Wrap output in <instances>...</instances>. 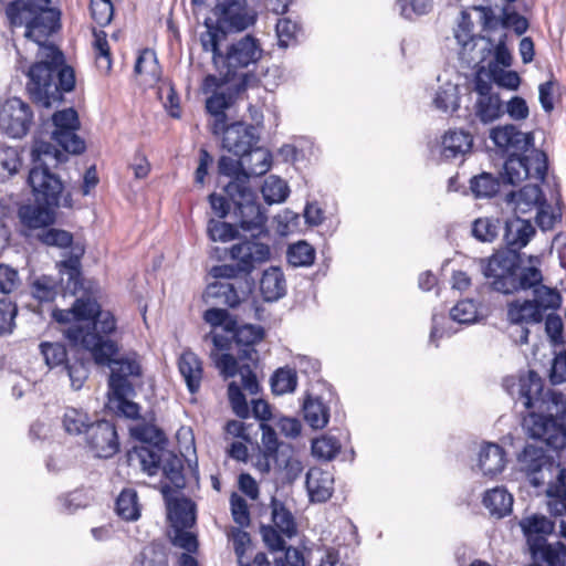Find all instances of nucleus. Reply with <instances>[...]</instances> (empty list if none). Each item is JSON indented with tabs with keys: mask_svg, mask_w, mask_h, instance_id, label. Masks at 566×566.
<instances>
[{
	"mask_svg": "<svg viewBox=\"0 0 566 566\" xmlns=\"http://www.w3.org/2000/svg\"><path fill=\"white\" fill-rule=\"evenodd\" d=\"M232 104V96L224 92L214 93L206 101V109L213 117L210 129L216 136L221 134L223 125L227 123L226 109Z\"/></svg>",
	"mask_w": 566,
	"mask_h": 566,
	"instance_id": "nucleus-33",
	"label": "nucleus"
},
{
	"mask_svg": "<svg viewBox=\"0 0 566 566\" xmlns=\"http://www.w3.org/2000/svg\"><path fill=\"white\" fill-rule=\"evenodd\" d=\"M172 491L169 484L161 486V493L167 500L168 520L175 528H190L196 522L195 504L189 499H174L168 497Z\"/></svg>",
	"mask_w": 566,
	"mask_h": 566,
	"instance_id": "nucleus-19",
	"label": "nucleus"
},
{
	"mask_svg": "<svg viewBox=\"0 0 566 566\" xmlns=\"http://www.w3.org/2000/svg\"><path fill=\"white\" fill-rule=\"evenodd\" d=\"M85 437L88 449L97 458L109 459L119 451L116 427L108 420L92 422Z\"/></svg>",
	"mask_w": 566,
	"mask_h": 566,
	"instance_id": "nucleus-13",
	"label": "nucleus"
},
{
	"mask_svg": "<svg viewBox=\"0 0 566 566\" xmlns=\"http://www.w3.org/2000/svg\"><path fill=\"white\" fill-rule=\"evenodd\" d=\"M67 339L87 350L96 365L111 367L108 389H116L120 385L126 389L135 388L133 379L143 375L140 356L137 353H128L115 359L119 352L115 340L104 339L98 334L82 328H72L67 333Z\"/></svg>",
	"mask_w": 566,
	"mask_h": 566,
	"instance_id": "nucleus-4",
	"label": "nucleus"
},
{
	"mask_svg": "<svg viewBox=\"0 0 566 566\" xmlns=\"http://www.w3.org/2000/svg\"><path fill=\"white\" fill-rule=\"evenodd\" d=\"M340 448L339 440L331 434H324L312 442L313 455L325 461L333 460L339 453Z\"/></svg>",
	"mask_w": 566,
	"mask_h": 566,
	"instance_id": "nucleus-52",
	"label": "nucleus"
},
{
	"mask_svg": "<svg viewBox=\"0 0 566 566\" xmlns=\"http://www.w3.org/2000/svg\"><path fill=\"white\" fill-rule=\"evenodd\" d=\"M297 385V376L294 369L279 368L271 378V388L275 395L293 392Z\"/></svg>",
	"mask_w": 566,
	"mask_h": 566,
	"instance_id": "nucleus-53",
	"label": "nucleus"
},
{
	"mask_svg": "<svg viewBox=\"0 0 566 566\" xmlns=\"http://www.w3.org/2000/svg\"><path fill=\"white\" fill-rule=\"evenodd\" d=\"M504 175L507 184L516 185L531 175L528 157L524 154L507 156L504 163Z\"/></svg>",
	"mask_w": 566,
	"mask_h": 566,
	"instance_id": "nucleus-43",
	"label": "nucleus"
},
{
	"mask_svg": "<svg viewBox=\"0 0 566 566\" xmlns=\"http://www.w3.org/2000/svg\"><path fill=\"white\" fill-rule=\"evenodd\" d=\"M130 434L135 439L145 443L144 446H160L166 443L165 436L161 430L153 424H138L130 428Z\"/></svg>",
	"mask_w": 566,
	"mask_h": 566,
	"instance_id": "nucleus-61",
	"label": "nucleus"
},
{
	"mask_svg": "<svg viewBox=\"0 0 566 566\" xmlns=\"http://www.w3.org/2000/svg\"><path fill=\"white\" fill-rule=\"evenodd\" d=\"M32 168L28 182L32 188L35 205H24L19 208L18 216L23 227L22 234L32 241L40 229L55 222V208H71V193H64L60 177L51 171V167L66 160L65 154L50 142L35 138L32 150Z\"/></svg>",
	"mask_w": 566,
	"mask_h": 566,
	"instance_id": "nucleus-3",
	"label": "nucleus"
},
{
	"mask_svg": "<svg viewBox=\"0 0 566 566\" xmlns=\"http://www.w3.org/2000/svg\"><path fill=\"white\" fill-rule=\"evenodd\" d=\"M305 421L313 429H323L329 419V408L319 399L308 397L303 403Z\"/></svg>",
	"mask_w": 566,
	"mask_h": 566,
	"instance_id": "nucleus-39",
	"label": "nucleus"
},
{
	"mask_svg": "<svg viewBox=\"0 0 566 566\" xmlns=\"http://www.w3.org/2000/svg\"><path fill=\"white\" fill-rule=\"evenodd\" d=\"M59 285L56 281L46 275L38 277L31 285V293L40 302H51L57 294Z\"/></svg>",
	"mask_w": 566,
	"mask_h": 566,
	"instance_id": "nucleus-57",
	"label": "nucleus"
},
{
	"mask_svg": "<svg viewBox=\"0 0 566 566\" xmlns=\"http://www.w3.org/2000/svg\"><path fill=\"white\" fill-rule=\"evenodd\" d=\"M203 319L212 327H222L227 333L235 325V318L226 308L211 307L203 313Z\"/></svg>",
	"mask_w": 566,
	"mask_h": 566,
	"instance_id": "nucleus-64",
	"label": "nucleus"
},
{
	"mask_svg": "<svg viewBox=\"0 0 566 566\" xmlns=\"http://www.w3.org/2000/svg\"><path fill=\"white\" fill-rule=\"evenodd\" d=\"M243 169L247 171L248 180L251 176L265 175L271 168V153L264 148L253 146L247 154L240 155Z\"/></svg>",
	"mask_w": 566,
	"mask_h": 566,
	"instance_id": "nucleus-34",
	"label": "nucleus"
},
{
	"mask_svg": "<svg viewBox=\"0 0 566 566\" xmlns=\"http://www.w3.org/2000/svg\"><path fill=\"white\" fill-rule=\"evenodd\" d=\"M40 352L45 360V364L51 368L64 366L71 360L65 345L62 343L43 342L40 344Z\"/></svg>",
	"mask_w": 566,
	"mask_h": 566,
	"instance_id": "nucleus-51",
	"label": "nucleus"
},
{
	"mask_svg": "<svg viewBox=\"0 0 566 566\" xmlns=\"http://www.w3.org/2000/svg\"><path fill=\"white\" fill-rule=\"evenodd\" d=\"M262 195L270 205L283 202L289 196L287 184L280 177L270 176L264 181Z\"/></svg>",
	"mask_w": 566,
	"mask_h": 566,
	"instance_id": "nucleus-54",
	"label": "nucleus"
},
{
	"mask_svg": "<svg viewBox=\"0 0 566 566\" xmlns=\"http://www.w3.org/2000/svg\"><path fill=\"white\" fill-rule=\"evenodd\" d=\"M490 78L500 87L516 91L521 84V77L515 71H507L496 64H489Z\"/></svg>",
	"mask_w": 566,
	"mask_h": 566,
	"instance_id": "nucleus-58",
	"label": "nucleus"
},
{
	"mask_svg": "<svg viewBox=\"0 0 566 566\" xmlns=\"http://www.w3.org/2000/svg\"><path fill=\"white\" fill-rule=\"evenodd\" d=\"M499 181L491 174L482 172L470 180V189L476 198H491L499 191Z\"/></svg>",
	"mask_w": 566,
	"mask_h": 566,
	"instance_id": "nucleus-55",
	"label": "nucleus"
},
{
	"mask_svg": "<svg viewBox=\"0 0 566 566\" xmlns=\"http://www.w3.org/2000/svg\"><path fill=\"white\" fill-rule=\"evenodd\" d=\"M473 138L464 130H449L442 138L441 155L444 159H454L464 156L471 150Z\"/></svg>",
	"mask_w": 566,
	"mask_h": 566,
	"instance_id": "nucleus-30",
	"label": "nucleus"
},
{
	"mask_svg": "<svg viewBox=\"0 0 566 566\" xmlns=\"http://www.w3.org/2000/svg\"><path fill=\"white\" fill-rule=\"evenodd\" d=\"M262 52L259 41L254 36L247 34L232 43L228 48L227 53H222L218 64L214 65H226L228 69L227 74L229 75L234 73L237 69L248 67L250 64L256 63L261 59Z\"/></svg>",
	"mask_w": 566,
	"mask_h": 566,
	"instance_id": "nucleus-14",
	"label": "nucleus"
},
{
	"mask_svg": "<svg viewBox=\"0 0 566 566\" xmlns=\"http://www.w3.org/2000/svg\"><path fill=\"white\" fill-rule=\"evenodd\" d=\"M536 230L530 220L514 217L505 221L504 241L507 245L505 251H518L526 247L534 237Z\"/></svg>",
	"mask_w": 566,
	"mask_h": 566,
	"instance_id": "nucleus-20",
	"label": "nucleus"
},
{
	"mask_svg": "<svg viewBox=\"0 0 566 566\" xmlns=\"http://www.w3.org/2000/svg\"><path fill=\"white\" fill-rule=\"evenodd\" d=\"M228 333L232 335V340L239 359L252 363L258 360L255 345L264 337V329L262 326L253 324L238 325V322L235 321L233 329Z\"/></svg>",
	"mask_w": 566,
	"mask_h": 566,
	"instance_id": "nucleus-18",
	"label": "nucleus"
},
{
	"mask_svg": "<svg viewBox=\"0 0 566 566\" xmlns=\"http://www.w3.org/2000/svg\"><path fill=\"white\" fill-rule=\"evenodd\" d=\"M271 520L273 527L277 528L284 536L291 538L297 532V525L293 513L280 500H271Z\"/></svg>",
	"mask_w": 566,
	"mask_h": 566,
	"instance_id": "nucleus-36",
	"label": "nucleus"
},
{
	"mask_svg": "<svg viewBox=\"0 0 566 566\" xmlns=\"http://www.w3.org/2000/svg\"><path fill=\"white\" fill-rule=\"evenodd\" d=\"M178 365L188 390L191 394L198 392L203 374L202 363L199 357L195 353L186 350L181 354Z\"/></svg>",
	"mask_w": 566,
	"mask_h": 566,
	"instance_id": "nucleus-29",
	"label": "nucleus"
},
{
	"mask_svg": "<svg viewBox=\"0 0 566 566\" xmlns=\"http://www.w3.org/2000/svg\"><path fill=\"white\" fill-rule=\"evenodd\" d=\"M33 123V112L19 97L6 99L0 105V130L12 138H22Z\"/></svg>",
	"mask_w": 566,
	"mask_h": 566,
	"instance_id": "nucleus-11",
	"label": "nucleus"
},
{
	"mask_svg": "<svg viewBox=\"0 0 566 566\" xmlns=\"http://www.w3.org/2000/svg\"><path fill=\"white\" fill-rule=\"evenodd\" d=\"M52 123L54 129L51 133V138L61 146L63 151L80 155L85 150V142L76 134L80 120L74 108L55 112Z\"/></svg>",
	"mask_w": 566,
	"mask_h": 566,
	"instance_id": "nucleus-10",
	"label": "nucleus"
},
{
	"mask_svg": "<svg viewBox=\"0 0 566 566\" xmlns=\"http://www.w3.org/2000/svg\"><path fill=\"white\" fill-rule=\"evenodd\" d=\"M243 292H239L233 283L213 282L209 284L203 293L206 303L237 307L242 301Z\"/></svg>",
	"mask_w": 566,
	"mask_h": 566,
	"instance_id": "nucleus-26",
	"label": "nucleus"
},
{
	"mask_svg": "<svg viewBox=\"0 0 566 566\" xmlns=\"http://www.w3.org/2000/svg\"><path fill=\"white\" fill-rule=\"evenodd\" d=\"M482 274L493 291L515 294L528 291L543 282V273L535 266H522L518 253L499 250L489 258L479 260Z\"/></svg>",
	"mask_w": 566,
	"mask_h": 566,
	"instance_id": "nucleus-7",
	"label": "nucleus"
},
{
	"mask_svg": "<svg viewBox=\"0 0 566 566\" xmlns=\"http://www.w3.org/2000/svg\"><path fill=\"white\" fill-rule=\"evenodd\" d=\"M135 73L148 76L151 82H157L161 76V67L156 52L151 49L140 51L134 67Z\"/></svg>",
	"mask_w": 566,
	"mask_h": 566,
	"instance_id": "nucleus-48",
	"label": "nucleus"
},
{
	"mask_svg": "<svg viewBox=\"0 0 566 566\" xmlns=\"http://www.w3.org/2000/svg\"><path fill=\"white\" fill-rule=\"evenodd\" d=\"M91 423L88 415L76 408H66L62 417V426L65 432L72 436L85 433Z\"/></svg>",
	"mask_w": 566,
	"mask_h": 566,
	"instance_id": "nucleus-50",
	"label": "nucleus"
},
{
	"mask_svg": "<svg viewBox=\"0 0 566 566\" xmlns=\"http://www.w3.org/2000/svg\"><path fill=\"white\" fill-rule=\"evenodd\" d=\"M97 311V301L86 296L77 298L69 310L55 308L52 317L57 323H74L73 325H83L84 317Z\"/></svg>",
	"mask_w": 566,
	"mask_h": 566,
	"instance_id": "nucleus-27",
	"label": "nucleus"
},
{
	"mask_svg": "<svg viewBox=\"0 0 566 566\" xmlns=\"http://www.w3.org/2000/svg\"><path fill=\"white\" fill-rule=\"evenodd\" d=\"M501 221L497 218L483 217L472 222L471 234L480 242H493L501 230Z\"/></svg>",
	"mask_w": 566,
	"mask_h": 566,
	"instance_id": "nucleus-46",
	"label": "nucleus"
},
{
	"mask_svg": "<svg viewBox=\"0 0 566 566\" xmlns=\"http://www.w3.org/2000/svg\"><path fill=\"white\" fill-rule=\"evenodd\" d=\"M490 138L506 156L525 154L534 144L532 134L523 133L513 124L492 128Z\"/></svg>",
	"mask_w": 566,
	"mask_h": 566,
	"instance_id": "nucleus-15",
	"label": "nucleus"
},
{
	"mask_svg": "<svg viewBox=\"0 0 566 566\" xmlns=\"http://www.w3.org/2000/svg\"><path fill=\"white\" fill-rule=\"evenodd\" d=\"M210 6L202 7L200 10L193 7V12L200 13L211 8L216 17V23L210 18L205 20L206 31L200 34V43L205 52L212 53V61L218 64L219 59L222 57L220 43L227 39V33L248 29L254 24L256 13L249 8L247 0H210Z\"/></svg>",
	"mask_w": 566,
	"mask_h": 566,
	"instance_id": "nucleus-6",
	"label": "nucleus"
},
{
	"mask_svg": "<svg viewBox=\"0 0 566 566\" xmlns=\"http://www.w3.org/2000/svg\"><path fill=\"white\" fill-rule=\"evenodd\" d=\"M218 171L230 180L223 186L224 193L233 202V214L244 231H265L266 216L258 203L256 192L248 180L241 158L239 160L221 156L218 161Z\"/></svg>",
	"mask_w": 566,
	"mask_h": 566,
	"instance_id": "nucleus-5",
	"label": "nucleus"
},
{
	"mask_svg": "<svg viewBox=\"0 0 566 566\" xmlns=\"http://www.w3.org/2000/svg\"><path fill=\"white\" fill-rule=\"evenodd\" d=\"M168 450L164 444L136 446L128 452L129 461L137 460L148 475H155L160 469L161 462Z\"/></svg>",
	"mask_w": 566,
	"mask_h": 566,
	"instance_id": "nucleus-24",
	"label": "nucleus"
},
{
	"mask_svg": "<svg viewBox=\"0 0 566 566\" xmlns=\"http://www.w3.org/2000/svg\"><path fill=\"white\" fill-rule=\"evenodd\" d=\"M473 91L476 94L473 106L474 116L481 123H493L504 114L503 102L500 95L493 92L491 82L483 78L481 71L474 77Z\"/></svg>",
	"mask_w": 566,
	"mask_h": 566,
	"instance_id": "nucleus-12",
	"label": "nucleus"
},
{
	"mask_svg": "<svg viewBox=\"0 0 566 566\" xmlns=\"http://www.w3.org/2000/svg\"><path fill=\"white\" fill-rule=\"evenodd\" d=\"M91 360L84 357V353H76L64 366L63 370L67 374L71 386L80 390L88 378Z\"/></svg>",
	"mask_w": 566,
	"mask_h": 566,
	"instance_id": "nucleus-40",
	"label": "nucleus"
},
{
	"mask_svg": "<svg viewBox=\"0 0 566 566\" xmlns=\"http://www.w3.org/2000/svg\"><path fill=\"white\" fill-rule=\"evenodd\" d=\"M530 553L535 560L548 566H566V545L562 542L547 543L544 536L530 539Z\"/></svg>",
	"mask_w": 566,
	"mask_h": 566,
	"instance_id": "nucleus-21",
	"label": "nucleus"
},
{
	"mask_svg": "<svg viewBox=\"0 0 566 566\" xmlns=\"http://www.w3.org/2000/svg\"><path fill=\"white\" fill-rule=\"evenodd\" d=\"M505 451L496 443H484L479 452V468L483 475L494 476L505 467Z\"/></svg>",
	"mask_w": 566,
	"mask_h": 566,
	"instance_id": "nucleus-28",
	"label": "nucleus"
},
{
	"mask_svg": "<svg viewBox=\"0 0 566 566\" xmlns=\"http://www.w3.org/2000/svg\"><path fill=\"white\" fill-rule=\"evenodd\" d=\"M115 511L125 521H137L140 517L137 492L133 489H124L116 499Z\"/></svg>",
	"mask_w": 566,
	"mask_h": 566,
	"instance_id": "nucleus-41",
	"label": "nucleus"
},
{
	"mask_svg": "<svg viewBox=\"0 0 566 566\" xmlns=\"http://www.w3.org/2000/svg\"><path fill=\"white\" fill-rule=\"evenodd\" d=\"M229 252L230 258L243 271V275H249L256 265L266 262L271 255L270 247L256 240L255 235L253 239L233 244Z\"/></svg>",
	"mask_w": 566,
	"mask_h": 566,
	"instance_id": "nucleus-16",
	"label": "nucleus"
},
{
	"mask_svg": "<svg viewBox=\"0 0 566 566\" xmlns=\"http://www.w3.org/2000/svg\"><path fill=\"white\" fill-rule=\"evenodd\" d=\"M483 505L491 515L504 517L512 511L513 496L503 488H495L484 493Z\"/></svg>",
	"mask_w": 566,
	"mask_h": 566,
	"instance_id": "nucleus-37",
	"label": "nucleus"
},
{
	"mask_svg": "<svg viewBox=\"0 0 566 566\" xmlns=\"http://www.w3.org/2000/svg\"><path fill=\"white\" fill-rule=\"evenodd\" d=\"M95 63L97 69L103 72H109L112 59L109 45L104 31L94 32Z\"/></svg>",
	"mask_w": 566,
	"mask_h": 566,
	"instance_id": "nucleus-56",
	"label": "nucleus"
},
{
	"mask_svg": "<svg viewBox=\"0 0 566 566\" xmlns=\"http://www.w3.org/2000/svg\"><path fill=\"white\" fill-rule=\"evenodd\" d=\"M520 526L527 538H536L537 536L549 535L554 532V523L543 515L534 514L520 521Z\"/></svg>",
	"mask_w": 566,
	"mask_h": 566,
	"instance_id": "nucleus-45",
	"label": "nucleus"
},
{
	"mask_svg": "<svg viewBox=\"0 0 566 566\" xmlns=\"http://www.w3.org/2000/svg\"><path fill=\"white\" fill-rule=\"evenodd\" d=\"M124 386H116V389H109L108 394V407L109 409L119 417H124L132 420L140 418V406L134 402L132 398L136 396L135 388H123Z\"/></svg>",
	"mask_w": 566,
	"mask_h": 566,
	"instance_id": "nucleus-22",
	"label": "nucleus"
},
{
	"mask_svg": "<svg viewBox=\"0 0 566 566\" xmlns=\"http://www.w3.org/2000/svg\"><path fill=\"white\" fill-rule=\"evenodd\" d=\"M531 290L534 295L532 301L543 316L545 312L556 311L560 307L563 298L556 289L548 287L541 282Z\"/></svg>",
	"mask_w": 566,
	"mask_h": 566,
	"instance_id": "nucleus-38",
	"label": "nucleus"
},
{
	"mask_svg": "<svg viewBox=\"0 0 566 566\" xmlns=\"http://www.w3.org/2000/svg\"><path fill=\"white\" fill-rule=\"evenodd\" d=\"M511 197L515 205V212L518 213H527L533 208L537 209L546 202L542 188L537 185H525Z\"/></svg>",
	"mask_w": 566,
	"mask_h": 566,
	"instance_id": "nucleus-35",
	"label": "nucleus"
},
{
	"mask_svg": "<svg viewBox=\"0 0 566 566\" xmlns=\"http://www.w3.org/2000/svg\"><path fill=\"white\" fill-rule=\"evenodd\" d=\"M433 105L437 109L443 113H453L458 111L460 107L458 86L450 82L440 86L434 95Z\"/></svg>",
	"mask_w": 566,
	"mask_h": 566,
	"instance_id": "nucleus-47",
	"label": "nucleus"
},
{
	"mask_svg": "<svg viewBox=\"0 0 566 566\" xmlns=\"http://www.w3.org/2000/svg\"><path fill=\"white\" fill-rule=\"evenodd\" d=\"M260 291L266 302L277 301L286 293V282L281 269L271 266L260 280Z\"/></svg>",
	"mask_w": 566,
	"mask_h": 566,
	"instance_id": "nucleus-32",
	"label": "nucleus"
},
{
	"mask_svg": "<svg viewBox=\"0 0 566 566\" xmlns=\"http://www.w3.org/2000/svg\"><path fill=\"white\" fill-rule=\"evenodd\" d=\"M275 30L279 39V45L281 48H287L297 41L301 27L296 21H293L290 18H281L276 22Z\"/></svg>",
	"mask_w": 566,
	"mask_h": 566,
	"instance_id": "nucleus-59",
	"label": "nucleus"
},
{
	"mask_svg": "<svg viewBox=\"0 0 566 566\" xmlns=\"http://www.w3.org/2000/svg\"><path fill=\"white\" fill-rule=\"evenodd\" d=\"M21 166L22 158L19 148L0 144V182L18 174Z\"/></svg>",
	"mask_w": 566,
	"mask_h": 566,
	"instance_id": "nucleus-42",
	"label": "nucleus"
},
{
	"mask_svg": "<svg viewBox=\"0 0 566 566\" xmlns=\"http://www.w3.org/2000/svg\"><path fill=\"white\" fill-rule=\"evenodd\" d=\"M450 317L460 324H472L478 318V307L472 300H462L450 310Z\"/></svg>",
	"mask_w": 566,
	"mask_h": 566,
	"instance_id": "nucleus-63",
	"label": "nucleus"
},
{
	"mask_svg": "<svg viewBox=\"0 0 566 566\" xmlns=\"http://www.w3.org/2000/svg\"><path fill=\"white\" fill-rule=\"evenodd\" d=\"M160 469L175 490H181L185 488L186 481L182 473L184 461L181 458L171 451H168L161 462Z\"/></svg>",
	"mask_w": 566,
	"mask_h": 566,
	"instance_id": "nucleus-44",
	"label": "nucleus"
},
{
	"mask_svg": "<svg viewBox=\"0 0 566 566\" xmlns=\"http://www.w3.org/2000/svg\"><path fill=\"white\" fill-rule=\"evenodd\" d=\"M507 319L514 325H534L543 321V315L532 300H515L507 304Z\"/></svg>",
	"mask_w": 566,
	"mask_h": 566,
	"instance_id": "nucleus-31",
	"label": "nucleus"
},
{
	"mask_svg": "<svg viewBox=\"0 0 566 566\" xmlns=\"http://www.w3.org/2000/svg\"><path fill=\"white\" fill-rule=\"evenodd\" d=\"M503 388L522 416L526 434L543 441L553 450L566 448V397L557 390H545L544 379L527 370L503 379Z\"/></svg>",
	"mask_w": 566,
	"mask_h": 566,
	"instance_id": "nucleus-2",
	"label": "nucleus"
},
{
	"mask_svg": "<svg viewBox=\"0 0 566 566\" xmlns=\"http://www.w3.org/2000/svg\"><path fill=\"white\" fill-rule=\"evenodd\" d=\"M11 27H24V38L39 45L36 61L27 72V91L39 106L50 108L73 91L75 75L65 63L63 52L48 39L61 28V11L55 8L29 9L23 0L10 2L6 9Z\"/></svg>",
	"mask_w": 566,
	"mask_h": 566,
	"instance_id": "nucleus-1",
	"label": "nucleus"
},
{
	"mask_svg": "<svg viewBox=\"0 0 566 566\" xmlns=\"http://www.w3.org/2000/svg\"><path fill=\"white\" fill-rule=\"evenodd\" d=\"M520 471L525 475L528 483L539 488L551 481L557 470L555 460L548 455L543 448L526 444L517 455Z\"/></svg>",
	"mask_w": 566,
	"mask_h": 566,
	"instance_id": "nucleus-9",
	"label": "nucleus"
},
{
	"mask_svg": "<svg viewBox=\"0 0 566 566\" xmlns=\"http://www.w3.org/2000/svg\"><path fill=\"white\" fill-rule=\"evenodd\" d=\"M316 256L315 249L306 241L291 244L286 251L287 263L293 268L310 266Z\"/></svg>",
	"mask_w": 566,
	"mask_h": 566,
	"instance_id": "nucleus-49",
	"label": "nucleus"
},
{
	"mask_svg": "<svg viewBox=\"0 0 566 566\" xmlns=\"http://www.w3.org/2000/svg\"><path fill=\"white\" fill-rule=\"evenodd\" d=\"M472 31L473 23L470 17L462 12L461 21L454 31V38L463 52L471 51L475 46V41L479 40Z\"/></svg>",
	"mask_w": 566,
	"mask_h": 566,
	"instance_id": "nucleus-60",
	"label": "nucleus"
},
{
	"mask_svg": "<svg viewBox=\"0 0 566 566\" xmlns=\"http://www.w3.org/2000/svg\"><path fill=\"white\" fill-rule=\"evenodd\" d=\"M208 237L211 241L228 242L238 237V229L235 226L210 219L207 227Z\"/></svg>",
	"mask_w": 566,
	"mask_h": 566,
	"instance_id": "nucleus-62",
	"label": "nucleus"
},
{
	"mask_svg": "<svg viewBox=\"0 0 566 566\" xmlns=\"http://www.w3.org/2000/svg\"><path fill=\"white\" fill-rule=\"evenodd\" d=\"M84 322L87 323L86 326L84 325H71L69 326L63 333L64 336L67 338V333L72 328H82L84 331H90L93 333L98 334L104 339H109L108 336L113 334L116 331V318L115 316L108 312V311H102L101 305L97 303V311L96 313H92L90 315H86L84 317Z\"/></svg>",
	"mask_w": 566,
	"mask_h": 566,
	"instance_id": "nucleus-25",
	"label": "nucleus"
},
{
	"mask_svg": "<svg viewBox=\"0 0 566 566\" xmlns=\"http://www.w3.org/2000/svg\"><path fill=\"white\" fill-rule=\"evenodd\" d=\"M219 136H222V147L235 156L247 154L259 142L256 128L243 122L226 123Z\"/></svg>",
	"mask_w": 566,
	"mask_h": 566,
	"instance_id": "nucleus-17",
	"label": "nucleus"
},
{
	"mask_svg": "<svg viewBox=\"0 0 566 566\" xmlns=\"http://www.w3.org/2000/svg\"><path fill=\"white\" fill-rule=\"evenodd\" d=\"M305 484L312 502H326L334 491L333 475L319 468H312L307 471Z\"/></svg>",
	"mask_w": 566,
	"mask_h": 566,
	"instance_id": "nucleus-23",
	"label": "nucleus"
},
{
	"mask_svg": "<svg viewBox=\"0 0 566 566\" xmlns=\"http://www.w3.org/2000/svg\"><path fill=\"white\" fill-rule=\"evenodd\" d=\"M33 240L45 247L67 250L64 259L56 263L61 275V284H64L65 292L74 295L83 289L82 282V258L85 253V245L75 241L71 232L48 226L35 233Z\"/></svg>",
	"mask_w": 566,
	"mask_h": 566,
	"instance_id": "nucleus-8",
	"label": "nucleus"
}]
</instances>
